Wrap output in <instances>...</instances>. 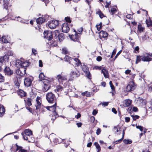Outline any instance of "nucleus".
<instances>
[{"mask_svg":"<svg viewBox=\"0 0 152 152\" xmlns=\"http://www.w3.org/2000/svg\"><path fill=\"white\" fill-rule=\"evenodd\" d=\"M9 57L8 56L6 55H4L3 56H2L0 58V71H1V65L2 64V61H8L9 59Z\"/></svg>","mask_w":152,"mask_h":152,"instance_id":"20","label":"nucleus"},{"mask_svg":"<svg viewBox=\"0 0 152 152\" xmlns=\"http://www.w3.org/2000/svg\"><path fill=\"white\" fill-rule=\"evenodd\" d=\"M141 60H142V59H141V56H137L136 61V64H137Z\"/></svg>","mask_w":152,"mask_h":152,"instance_id":"45","label":"nucleus"},{"mask_svg":"<svg viewBox=\"0 0 152 152\" xmlns=\"http://www.w3.org/2000/svg\"><path fill=\"white\" fill-rule=\"evenodd\" d=\"M7 54L8 56H12L13 55V53L10 50H8Z\"/></svg>","mask_w":152,"mask_h":152,"instance_id":"49","label":"nucleus"},{"mask_svg":"<svg viewBox=\"0 0 152 152\" xmlns=\"http://www.w3.org/2000/svg\"><path fill=\"white\" fill-rule=\"evenodd\" d=\"M36 102L37 103L35 105L36 109L38 110L41 107V100L40 98L38 96L37 98Z\"/></svg>","mask_w":152,"mask_h":152,"instance_id":"16","label":"nucleus"},{"mask_svg":"<svg viewBox=\"0 0 152 152\" xmlns=\"http://www.w3.org/2000/svg\"><path fill=\"white\" fill-rule=\"evenodd\" d=\"M64 59L65 61L69 62L70 64L72 62L75 61L77 66H79L81 64L78 58H72L68 56H66L64 57Z\"/></svg>","mask_w":152,"mask_h":152,"instance_id":"3","label":"nucleus"},{"mask_svg":"<svg viewBox=\"0 0 152 152\" xmlns=\"http://www.w3.org/2000/svg\"><path fill=\"white\" fill-rule=\"evenodd\" d=\"M44 38L48 40H51L53 38L52 33L49 31H45L44 32Z\"/></svg>","mask_w":152,"mask_h":152,"instance_id":"10","label":"nucleus"},{"mask_svg":"<svg viewBox=\"0 0 152 152\" xmlns=\"http://www.w3.org/2000/svg\"><path fill=\"white\" fill-rule=\"evenodd\" d=\"M57 34H58V40L59 41L61 42L64 39V34L63 33H61L59 34H58V32H57Z\"/></svg>","mask_w":152,"mask_h":152,"instance_id":"30","label":"nucleus"},{"mask_svg":"<svg viewBox=\"0 0 152 152\" xmlns=\"http://www.w3.org/2000/svg\"><path fill=\"white\" fill-rule=\"evenodd\" d=\"M132 100L129 99L125 100L124 102V106L125 107H127L130 105L132 103Z\"/></svg>","mask_w":152,"mask_h":152,"instance_id":"23","label":"nucleus"},{"mask_svg":"<svg viewBox=\"0 0 152 152\" xmlns=\"http://www.w3.org/2000/svg\"><path fill=\"white\" fill-rule=\"evenodd\" d=\"M77 31L78 32H79L78 34H79L80 33L82 32L83 31V28L82 27H80L79 28L78 30Z\"/></svg>","mask_w":152,"mask_h":152,"instance_id":"60","label":"nucleus"},{"mask_svg":"<svg viewBox=\"0 0 152 152\" xmlns=\"http://www.w3.org/2000/svg\"><path fill=\"white\" fill-rule=\"evenodd\" d=\"M5 109L3 106L0 104V117H2L4 114Z\"/></svg>","mask_w":152,"mask_h":152,"instance_id":"26","label":"nucleus"},{"mask_svg":"<svg viewBox=\"0 0 152 152\" xmlns=\"http://www.w3.org/2000/svg\"><path fill=\"white\" fill-rule=\"evenodd\" d=\"M32 82V80L31 77L26 78L24 80V85L27 87L31 86Z\"/></svg>","mask_w":152,"mask_h":152,"instance_id":"13","label":"nucleus"},{"mask_svg":"<svg viewBox=\"0 0 152 152\" xmlns=\"http://www.w3.org/2000/svg\"><path fill=\"white\" fill-rule=\"evenodd\" d=\"M107 33L105 31H102L100 32V36L103 37H106L107 36Z\"/></svg>","mask_w":152,"mask_h":152,"instance_id":"31","label":"nucleus"},{"mask_svg":"<svg viewBox=\"0 0 152 152\" xmlns=\"http://www.w3.org/2000/svg\"><path fill=\"white\" fill-rule=\"evenodd\" d=\"M96 13V14H98L99 15V17L101 18H102L104 17V15L102 13L101 11L99 10H98L97 11Z\"/></svg>","mask_w":152,"mask_h":152,"instance_id":"36","label":"nucleus"},{"mask_svg":"<svg viewBox=\"0 0 152 152\" xmlns=\"http://www.w3.org/2000/svg\"><path fill=\"white\" fill-rule=\"evenodd\" d=\"M39 66L40 67H42L43 66L42 62V60H39Z\"/></svg>","mask_w":152,"mask_h":152,"instance_id":"59","label":"nucleus"},{"mask_svg":"<svg viewBox=\"0 0 152 152\" xmlns=\"http://www.w3.org/2000/svg\"><path fill=\"white\" fill-rule=\"evenodd\" d=\"M110 13L112 15H113L116 13L117 10L115 8L112 7L110 9Z\"/></svg>","mask_w":152,"mask_h":152,"instance_id":"35","label":"nucleus"},{"mask_svg":"<svg viewBox=\"0 0 152 152\" xmlns=\"http://www.w3.org/2000/svg\"><path fill=\"white\" fill-rule=\"evenodd\" d=\"M41 110L42 111H45L47 110V107H41Z\"/></svg>","mask_w":152,"mask_h":152,"instance_id":"56","label":"nucleus"},{"mask_svg":"<svg viewBox=\"0 0 152 152\" xmlns=\"http://www.w3.org/2000/svg\"><path fill=\"white\" fill-rule=\"evenodd\" d=\"M4 8L6 10H7L8 8L11 6V5L9 3V1L7 0H4Z\"/></svg>","mask_w":152,"mask_h":152,"instance_id":"25","label":"nucleus"},{"mask_svg":"<svg viewBox=\"0 0 152 152\" xmlns=\"http://www.w3.org/2000/svg\"><path fill=\"white\" fill-rule=\"evenodd\" d=\"M65 19L66 21L67 22L70 23L71 22V20H70V17H66L65 18Z\"/></svg>","mask_w":152,"mask_h":152,"instance_id":"52","label":"nucleus"},{"mask_svg":"<svg viewBox=\"0 0 152 152\" xmlns=\"http://www.w3.org/2000/svg\"><path fill=\"white\" fill-rule=\"evenodd\" d=\"M136 86L134 82L133 81H131L126 86V90L128 92L132 91L135 88Z\"/></svg>","mask_w":152,"mask_h":152,"instance_id":"5","label":"nucleus"},{"mask_svg":"<svg viewBox=\"0 0 152 152\" xmlns=\"http://www.w3.org/2000/svg\"><path fill=\"white\" fill-rule=\"evenodd\" d=\"M50 87V81L48 80H44L42 85V91L44 92L47 91L49 89Z\"/></svg>","mask_w":152,"mask_h":152,"instance_id":"6","label":"nucleus"},{"mask_svg":"<svg viewBox=\"0 0 152 152\" xmlns=\"http://www.w3.org/2000/svg\"><path fill=\"white\" fill-rule=\"evenodd\" d=\"M95 117L94 116H91L90 118V120L91 122H94V121H95Z\"/></svg>","mask_w":152,"mask_h":152,"instance_id":"63","label":"nucleus"},{"mask_svg":"<svg viewBox=\"0 0 152 152\" xmlns=\"http://www.w3.org/2000/svg\"><path fill=\"white\" fill-rule=\"evenodd\" d=\"M63 90V87L60 85H58L56 87V90L57 91H61Z\"/></svg>","mask_w":152,"mask_h":152,"instance_id":"46","label":"nucleus"},{"mask_svg":"<svg viewBox=\"0 0 152 152\" xmlns=\"http://www.w3.org/2000/svg\"><path fill=\"white\" fill-rule=\"evenodd\" d=\"M138 31L140 32H143L145 29L144 28L142 27L141 24H139L138 25Z\"/></svg>","mask_w":152,"mask_h":152,"instance_id":"34","label":"nucleus"},{"mask_svg":"<svg viewBox=\"0 0 152 152\" xmlns=\"http://www.w3.org/2000/svg\"><path fill=\"white\" fill-rule=\"evenodd\" d=\"M133 119L134 120H136L137 119L139 118V116L137 115H135L134 116H132Z\"/></svg>","mask_w":152,"mask_h":152,"instance_id":"54","label":"nucleus"},{"mask_svg":"<svg viewBox=\"0 0 152 152\" xmlns=\"http://www.w3.org/2000/svg\"><path fill=\"white\" fill-rule=\"evenodd\" d=\"M56 102L55 103L54 105L50 106H47V110H49L52 111L53 113L56 112Z\"/></svg>","mask_w":152,"mask_h":152,"instance_id":"18","label":"nucleus"},{"mask_svg":"<svg viewBox=\"0 0 152 152\" xmlns=\"http://www.w3.org/2000/svg\"><path fill=\"white\" fill-rule=\"evenodd\" d=\"M26 104L28 106H31V99L30 98H28L25 100Z\"/></svg>","mask_w":152,"mask_h":152,"instance_id":"33","label":"nucleus"},{"mask_svg":"<svg viewBox=\"0 0 152 152\" xmlns=\"http://www.w3.org/2000/svg\"><path fill=\"white\" fill-rule=\"evenodd\" d=\"M58 25V22L57 20H53L50 21L49 24V28L51 29L55 28Z\"/></svg>","mask_w":152,"mask_h":152,"instance_id":"11","label":"nucleus"},{"mask_svg":"<svg viewBox=\"0 0 152 152\" xmlns=\"http://www.w3.org/2000/svg\"><path fill=\"white\" fill-rule=\"evenodd\" d=\"M16 151H18V152H28L27 150L23 148L22 147L19 146L17 145H16Z\"/></svg>","mask_w":152,"mask_h":152,"instance_id":"27","label":"nucleus"},{"mask_svg":"<svg viewBox=\"0 0 152 152\" xmlns=\"http://www.w3.org/2000/svg\"><path fill=\"white\" fill-rule=\"evenodd\" d=\"M125 121L126 122H128L130 120V118L129 117H126L125 118Z\"/></svg>","mask_w":152,"mask_h":152,"instance_id":"62","label":"nucleus"},{"mask_svg":"<svg viewBox=\"0 0 152 152\" xmlns=\"http://www.w3.org/2000/svg\"><path fill=\"white\" fill-rule=\"evenodd\" d=\"M62 31L65 33H67L70 30V28L68 24L66 23L63 24L61 26Z\"/></svg>","mask_w":152,"mask_h":152,"instance_id":"12","label":"nucleus"},{"mask_svg":"<svg viewBox=\"0 0 152 152\" xmlns=\"http://www.w3.org/2000/svg\"><path fill=\"white\" fill-rule=\"evenodd\" d=\"M74 32L75 33V35H69V36L70 39L74 41H77L79 37L75 30H74Z\"/></svg>","mask_w":152,"mask_h":152,"instance_id":"14","label":"nucleus"},{"mask_svg":"<svg viewBox=\"0 0 152 152\" xmlns=\"http://www.w3.org/2000/svg\"><path fill=\"white\" fill-rule=\"evenodd\" d=\"M70 77L69 79V80H72L75 77H78L80 76V73L77 70L75 71H72L70 73Z\"/></svg>","mask_w":152,"mask_h":152,"instance_id":"9","label":"nucleus"},{"mask_svg":"<svg viewBox=\"0 0 152 152\" xmlns=\"http://www.w3.org/2000/svg\"><path fill=\"white\" fill-rule=\"evenodd\" d=\"M46 99L48 102L50 103L56 102V98L55 95L52 92L48 93L46 95Z\"/></svg>","mask_w":152,"mask_h":152,"instance_id":"2","label":"nucleus"},{"mask_svg":"<svg viewBox=\"0 0 152 152\" xmlns=\"http://www.w3.org/2000/svg\"><path fill=\"white\" fill-rule=\"evenodd\" d=\"M146 110L147 112L151 113L152 112V102L148 104V105L146 107Z\"/></svg>","mask_w":152,"mask_h":152,"instance_id":"22","label":"nucleus"},{"mask_svg":"<svg viewBox=\"0 0 152 152\" xmlns=\"http://www.w3.org/2000/svg\"><path fill=\"white\" fill-rule=\"evenodd\" d=\"M81 116V114L80 113H78L77 115L75 116L76 118L78 119Z\"/></svg>","mask_w":152,"mask_h":152,"instance_id":"64","label":"nucleus"},{"mask_svg":"<svg viewBox=\"0 0 152 152\" xmlns=\"http://www.w3.org/2000/svg\"><path fill=\"white\" fill-rule=\"evenodd\" d=\"M25 134L28 137H30L31 135H32V131L29 129H26L24 131Z\"/></svg>","mask_w":152,"mask_h":152,"instance_id":"29","label":"nucleus"},{"mask_svg":"<svg viewBox=\"0 0 152 152\" xmlns=\"http://www.w3.org/2000/svg\"><path fill=\"white\" fill-rule=\"evenodd\" d=\"M136 128L140 129L141 132H142L143 131L144 133H145L146 132V130L141 126H137Z\"/></svg>","mask_w":152,"mask_h":152,"instance_id":"32","label":"nucleus"},{"mask_svg":"<svg viewBox=\"0 0 152 152\" xmlns=\"http://www.w3.org/2000/svg\"><path fill=\"white\" fill-rule=\"evenodd\" d=\"M142 61H150L152 60V57L151 54L148 53H145L141 56Z\"/></svg>","mask_w":152,"mask_h":152,"instance_id":"7","label":"nucleus"},{"mask_svg":"<svg viewBox=\"0 0 152 152\" xmlns=\"http://www.w3.org/2000/svg\"><path fill=\"white\" fill-rule=\"evenodd\" d=\"M82 69L84 72H86V76L90 79H91V76L90 72L88 71L87 68L85 66H83Z\"/></svg>","mask_w":152,"mask_h":152,"instance_id":"15","label":"nucleus"},{"mask_svg":"<svg viewBox=\"0 0 152 152\" xmlns=\"http://www.w3.org/2000/svg\"><path fill=\"white\" fill-rule=\"evenodd\" d=\"M113 130L115 131V132H118L119 131L118 130V127L117 126H114L113 128Z\"/></svg>","mask_w":152,"mask_h":152,"instance_id":"55","label":"nucleus"},{"mask_svg":"<svg viewBox=\"0 0 152 152\" xmlns=\"http://www.w3.org/2000/svg\"><path fill=\"white\" fill-rule=\"evenodd\" d=\"M58 116V114L56 112H55L54 113H53V114L52 115V118H51V119L53 120H54Z\"/></svg>","mask_w":152,"mask_h":152,"instance_id":"42","label":"nucleus"},{"mask_svg":"<svg viewBox=\"0 0 152 152\" xmlns=\"http://www.w3.org/2000/svg\"><path fill=\"white\" fill-rule=\"evenodd\" d=\"M102 59V58L100 56H98L96 58V60L98 61H100Z\"/></svg>","mask_w":152,"mask_h":152,"instance_id":"61","label":"nucleus"},{"mask_svg":"<svg viewBox=\"0 0 152 152\" xmlns=\"http://www.w3.org/2000/svg\"><path fill=\"white\" fill-rule=\"evenodd\" d=\"M4 71L5 74L9 75H11L13 73V71L10 69L8 67H6L4 69Z\"/></svg>","mask_w":152,"mask_h":152,"instance_id":"19","label":"nucleus"},{"mask_svg":"<svg viewBox=\"0 0 152 152\" xmlns=\"http://www.w3.org/2000/svg\"><path fill=\"white\" fill-rule=\"evenodd\" d=\"M137 103L140 106H142L146 104V101L142 98H139L137 100Z\"/></svg>","mask_w":152,"mask_h":152,"instance_id":"17","label":"nucleus"},{"mask_svg":"<svg viewBox=\"0 0 152 152\" xmlns=\"http://www.w3.org/2000/svg\"><path fill=\"white\" fill-rule=\"evenodd\" d=\"M101 131V129L99 128H98L96 131V134L97 135H99L100 134Z\"/></svg>","mask_w":152,"mask_h":152,"instance_id":"57","label":"nucleus"},{"mask_svg":"<svg viewBox=\"0 0 152 152\" xmlns=\"http://www.w3.org/2000/svg\"><path fill=\"white\" fill-rule=\"evenodd\" d=\"M4 79V77L0 74V82H3Z\"/></svg>","mask_w":152,"mask_h":152,"instance_id":"51","label":"nucleus"},{"mask_svg":"<svg viewBox=\"0 0 152 152\" xmlns=\"http://www.w3.org/2000/svg\"><path fill=\"white\" fill-rule=\"evenodd\" d=\"M22 135L23 136V139L25 140H28V142H31V141L30 140L29 138H30V137H29L28 136L26 135H24L23 134V133H22Z\"/></svg>","mask_w":152,"mask_h":152,"instance_id":"43","label":"nucleus"},{"mask_svg":"<svg viewBox=\"0 0 152 152\" xmlns=\"http://www.w3.org/2000/svg\"><path fill=\"white\" fill-rule=\"evenodd\" d=\"M81 95L83 96H86L87 97L90 96V93L88 91H86L84 92H83L81 94Z\"/></svg>","mask_w":152,"mask_h":152,"instance_id":"40","label":"nucleus"},{"mask_svg":"<svg viewBox=\"0 0 152 152\" xmlns=\"http://www.w3.org/2000/svg\"><path fill=\"white\" fill-rule=\"evenodd\" d=\"M123 142L125 144H131L132 141L131 140H129L128 139H124L123 140Z\"/></svg>","mask_w":152,"mask_h":152,"instance_id":"44","label":"nucleus"},{"mask_svg":"<svg viewBox=\"0 0 152 152\" xmlns=\"http://www.w3.org/2000/svg\"><path fill=\"white\" fill-rule=\"evenodd\" d=\"M62 53L67 54L68 53V51L66 48H63L62 49Z\"/></svg>","mask_w":152,"mask_h":152,"instance_id":"47","label":"nucleus"},{"mask_svg":"<svg viewBox=\"0 0 152 152\" xmlns=\"http://www.w3.org/2000/svg\"><path fill=\"white\" fill-rule=\"evenodd\" d=\"M19 69L16 70V73L21 77H23L27 75L26 72V68L23 67H18Z\"/></svg>","mask_w":152,"mask_h":152,"instance_id":"4","label":"nucleus"},{"mask_svg":"<svg viewBox=\"0 0 152 152\" xmlns=\"http://www.w3.org/2000/svg\"><path fill=\"white\" fill-rule=\"evenodd\" d=\"M101 73H103L104 77L105 78H108L109 77V73L107 70L104 68H103L101 70Z\"/></svg>","mask_w":152,"mask_h":152,"instance_id":"21","label":"nucleus"},{"mask_svg":"<svg viewBox=\"0 0 152 152\" xmlns=\"http://www.w3.org/2000/svg\"><path fill=\"white\" fill-rule=\"evenodd\" d=\"M148 38V36L147 37V36L146 35H144L143 37H142V39L143 41H144L146 39H147V38Z\"/></svg>","mask_w":152,"mask_h":152,"instance_id":"58","label":"nucleus"},{"mask_svg":"<svg viewBox=\"0 0 152 152\" xmlns=\"http://www.w3.org/2000/svg\"><path fill=\"white\" fill-rule=\"evenodd\" d=\"M94 69L96 70H100L101 69V66H95L94 67Z\"/></svg>","mask_w":152,"mask_h":152,"instance_id":"53","label":"nucleus"},{"mask_svg":"<svg viewBox=\"0 0 152 152\" xmlns=\"http://www.w3.org/2000/svg\"><path fill=\"white\" fill-rule=\"evenodd\" d=\"M45 19L42 17H40L37 19L36 21L38 24H40L43 23L45 21Z\"/></svg>","mask_w":152,"mask_h":152,"instance_id":"28","label":"nucleus"},{"mask_svg":"<svg viewBox=\"0 0 152 152\" xmlns=\"http://www.w3.org/2000/svg\"><path fill=\"white\" fill-rule=\"evenodd\" d=\"M109 84H110V86L112 90V93L113 94L114 92L115 91V87H114V86L112 84V82L111 81H110V82Z\"/></svg>","mask_w":152,"mask_h":152,"instance_id":"41","label":"nucleus"},{"mask_svg":"<svg viewBox=\"0 0 152 152\" xmlns=\"http://www.w3.org/2000/svg\"><path fill=\"white\" fill-rule=\"evenodd\" d=\"M56 78L58 80V82L61 84L67 80L66 77V76L62 74H59L57 76Z\"/></svg>","mask_w":152,"mask_h":152,"instance_id":"8","label":"nucleus"},{"mask_svg":"<svg viewBox=\"0 0 152 152\" xmlns=\"http://www.w3.org/2000/svg\"><path fill=\"white\" fill-rule=\"evenodd\" d=\"M45 76L43 73H41L39 75V79L40 80H43V81L45 80L44 79Z\"/></svg>","mask_w":152,"mask_h":152,"instance_id":"38","label":"nucleus"},{"mask_svg":"<svg viewBox=\"0 0 152 152\" xmlns=\"http://www.w3.org/2000/svg\"><path fill=\"white\" fill-rule=\"evenodd\" d=\"M94 144L97 150V152H100L101 151V148L99 144L97 142H95Z\"/></svg>","mask_w":152,"mask_h":152,"instance_id":"37","label":"nucleus"},{"mask_svg":"<svg viewBox=\"0 0 152 152\" xmlns=\"http://www.w3.org/2000/svg\"><path fill=\"white\" fill-rule=\"evenodd\" d=\"M15 66L18 68V67H23L25 68L28 67L29 64V62L27 61H25L23 60H16L15 62Z\"/></svg>","mask_w":152,"mask_h":152,"instance_id":"1","label":"nucleus"},{"mask_svg":"<svg viewBox=\"0 0 152 152\" xmlns=\"http://www.w3.org/2000/svg\"><path fill=\"white\" fill-rule=\"evenodd\" d=\"M122 139H121L119 140H116L114 142H113V143L114 145L117 144L118 143H119L121 142L122 141Z\"/></svg>","mask_w":152,"mask_h":152,"instance_id":"50","label":"nucleus"},{"mask_svg":"<svg viewBox=\"0 0 152 152\" xmlns=\"http://www.w3.org/2000/svg\"><path fill=\"white\" fill-rule=\"evenodd\" d=\"M1 39V41L4 43H8V41L7 40L6 36H2Z\"/></svg>","mask_w":152,"mask_h":152,"instance_id":"39","label":"nucleus"},{"mask_svg":"<svg viewBox=\"0 0 152 152\" xmlns=\"http://www.w3.org/2000/svg\"><path fill=\"white\" fill-rule=\"evenodd\" d=\"M17 93L21 98L26 96V93L22 90H19L18 91Z\"/></svg>","mask_w":152,"mask_h":152,"instance_id":"24","label":"nucleus"},{"mask_svg":"<svg viewBox=\"0 0 152 152\" xmlns=\"http://www.w3.org/2000/svg\"><path fill=\"white\" fill-rule=\"evenodd\" d=\"M96 27L98 31H100L102 27V23H101L99 25H96Z\"/></svg>","mask_w":152,"mask_h":152,"instance_id":"48","label":"nucleus"}]
</instances>
